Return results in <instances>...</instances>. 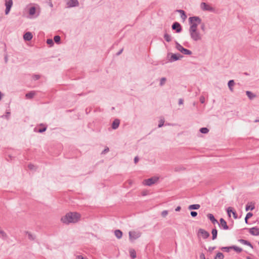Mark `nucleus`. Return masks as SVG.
<instances>
[{
  "label": "nucleus",
  "mask_w": 259,
  "mask_h": 259,
  "mask_svg": "<svg viewBox=\"0 0 259 259\" xmlns=\"http://www.w3.org/2000/svg\"><path fill=\"white\" fill-rule=\"evenodd\" d=\"M47 44H48L50 46H53L54 45V41L53 40V39H50V38L47 39Z\"/></svg>",
  "instance_id": "obj_39"
},
{
  "label": "nucleus",
  "mask_w": 259,
  "mask_h": 259,
  "mask_svg": "<svg viewBox=\"0 0 259 259\" xmlns=\"http://www.w3.org/2000/svg\"><path fill=\"white\" fill-rule=\"evenodd\" d=\"M81 215L77 212H69L61 219V222L66 225L76 223L80 219Z\"/></svg>",
  "instance_id": "obj_1"
},
{
  "label": "nucleus",
  "mask_w": 259,
  "mask_h": 259,
  "mask_svg": "<svg viewBox=\"0 0 259 259\" xmlns=\"http://www.w3.org/2000/svg\"><path fill=\"white\" fill-rule=\"evenodd\" d=\"M239 241L240 243H242V244H243L244 245H246L250 247L251 248H253V245L248 241L246 240H244V239H241L239 240Z\"/></svg>",
  "instance_id": "obj_18"
},
{
  "label": "nucleus",
  "mask_w": 259,
  "mask_h": 259,
  "mask_svg": "<svg viewBox=\"0 0 259 259\" xmlns=\"http://www.w3.org/2000/svg\"><path fill=\"white\" fill-rule=\"evenodd\" d=\"M158 180L157 177H152L149 179H146L144 181L143 184L145 185L150 186L152 185L155 184Z\"/></svg>",
  "instance_id": "obj_5"
},
{
  "label": "nucleus",
  "mask_w": 259,
  "mask_h": 259,
  "mask_svg": "<svg viewBox=\"0 0 259 259\" xmlns=\"http://www.w3.org/2000/svg\"><path fill=\"white\" fill-rule=\"evenodd\" d=\"M218 224L220 227H222L224 230H228L229 229L226 221L223 218L220 219V223Z\"/></svg>",
  "instance_id": "obj_11"
},
{
  "label": "nucleus",
  "mask_w": 259,
  "mask_h": 259,
  "mask_svg": "<svg viewBox=\"0 0 259 259\" xmlns=\"http://www.w3.org/2000/svg\"><path fill=\"white\" fill-rule=\"evenodd\" d=\"M129 252H130V256L132 258L134 259L136 257V251L134 249H130Z\"/></svg>",
  "instance_id": "obj_29"
},
{
  "label": "nucleus",
  "mask_w": 259,
  "mask_h": 259,
  "mask_svg": "<svg viewBox=\"0 0 259 259\" xmlns=\"http://www.w3.org/2000/svg\"><path fill=\"white\" fill-rule=\"evenodd\" d=\"M190 214H191V215L193 218H195V217H196L197 216V212L196 211H191V212H190Z\"/></svg>",
  "instance_id": "obj_41"
},
{
  "label": "nucleus",
  "mask_w": 259,
  "mask_h": 259,
  "mask_svg": "<svg viewBox=\"0 0 259 259\" xmlns=\"http://www.w3.org/2000/svg\"><path fill=\"white\" fill-rule=\"evenodd\" d=\"M179 170H180V168H179L178 167L175 168V171H179Z\"/></svg>",
  "instance_id": "obj_60"
},
{
  "label": "nucleus",
  "mask_w": 259,
  "mask_h": 259,
  "mask_svg": "<svg viewBox=\"0 0 259 259\" xmlns=\"http://www.w3.org/2000/svg\"><path fill=\"white\" fill-rule=\"evenodd\" d=\"M139 157L138 156H136L134 158V162L135 163H137L139 161Z\"/></svg>",
  "instance_id": "obj_55"
},
{
  "label": "nucleus",
  "mask_w": 259,
  "mask_h": 259,
  "mask_svg": "<svg viewBox=\"0 0 259 259\" xmlns=\"http://www.w3.org/2000/svg\"><path fill=\"white\" fill-rule=\"evenodd\" d=\"M201 8L203 11H207L209 12H214V9L209 6V5L207 4L206 3L202 2L201 4Z\"/></svg>",
  "instance_id": "obj_6"
},
{
  "label": "nucleus",
  "mask_w": 259,
  "mask_h": 259,
  "mask_svg": "<svg viewBox=\"0 0 259 259\" xmlns=\"http://www.w3.org/2000/svg\"><path fill=\"white\" fill-rule=\"evenodd\" d=\"M28 168L30 169H33L34 167V165L32 164H29L28 165Z\"/></svg>",
  "instance_id": "obj_53"
},
{
  "label": "nucleus",
  "mask_w": 259,
  "mask_h": 259,
  "mask_svg": "<svg viewBox=\"0 0 259 259\" xmlns=\"http://www.w3.org/2000/svg\"><path fill=\"white\" fill-rule=\"evenodd\" d=\"M253 215V214L251 212H248L246 215V217H247V218L249 219L250 218H251L252 216Z\"/></svg>",
  "instance_id": "obj_48"
},
{
  "label": "nucleus",
  "mask_w": 259,
  "mask_h": 259,
  "mask_svg": "<svg viewBox=\"0 0 259 259\" xmlns=\"http://www.w3.org/2000/svg\"><path fill=\"white\" fill-rule=\"evenodd\" d=\"M235 210H233V208L231 207H229L227 209V213L229 217H231V213H233V212H234Z\"/></svg>",
  "instance_id": "obj_37"
},
{
  "label": "nucleus",
  "mask_w": 259,
  "mask_h": 259,
  "mask_svg": "<svg viewBox=\"0 0 259 259\" xmlns=\"http://www.w3.org/2000/svg\"><path fill=\"white\" fill-rule=\"evenodd\" d=\"M164 38L167 42H170L171 40V36L166 32L164 34Z\"/></svg>",
  "instance_id": "obj_31"
},
{
  "label": "nucleus",
  "mask_w": 259,
  "mask_h": 259,
  "mask_svg": "<svg viewBox=\"0 0 259 259\" xmlns=\"http://www.w3.org/2000/svg\"><path fill=\"white\" fill-rule=\"evenodd\" d=\"M6 113V114L5 115L3 116L2 117L5 116L6 118L8 119L9 116L10 115L11 113L10 111H7Z\"/></svg>",
  "instance_id": "obj_46"
},
{
  "label": "nucleus",
  "mask_w": 259,
  "mask_h": 259,
  "mask_svg": "<svg viewBox=\"0 0 259 259\" xmlns=\"http://www.w3.org/2000/svg\"><path fill=\"white\" fill-rule=\"evenodd\" d=\"M85 95V94H81L79 95L81 96V95Z\"/></svg>",
  "instance_id": "obj_62"
},
{
  "label": "nucleus",
  "mask_w": 259,
  "mask_h": 259,
  "mask_svg": "<svg viewBox=\"0 0 259 259\" xmlns=\"http://www.w3.org/2000/svg\"><path fill=\"white\" fill-rule=\"evenodd\" d=\"M249 232L250 234L253 236L259 235V229L256 227H254L249 229Z\"/></svg>",
  "instance_id": "obj_13"
},
{
  "label": "nucleus",
  "mask_w": 259,
  "mask_h": 259,
  "mask_svg": "<svg viewBox=\"0 0 259 259\" xmlns=\"http://www.w3.org/2000/svg\"><path fill=\"white\" fill-rule=\"evenodd\" d=\"M33 37L32 34L30 32H26L23 35V39L25 41H30Z\"/></svg>",
  "instance_id": "obj_14"
},
{
  "label": "nucleus",
  "mask_w": 259,
  "mask_h": 259,
  "mask_svg": "<svg viewBox=\"0 0 259 259\" xmlns=\"http://www.w3.org/2000/svg\"><path fill=\"white\" fill-rule=\"evenodd\" d=\"M200 259H208L206 258L203 253H201L200 255Z\"/></svg>",
  "instance_id": "obj_50"
},
{
  "label": "nucleus",
  "mask_w": 259,
  "mask_h": 259,
  "mask_svg": "<svg viewBox=\"0 0 259 259\" xmlns=\"http://www.w3.org/2000/svg\"><path fill=\"white\" fill-rule=\"evenodd\" d=\"M29 14L30 15H33L35 14L36 12V8L35 7H31L29 9Z\"/></svg>",
  "instance_id": "obj_27"
},
{
  "label": "nucleus",
  "mask_w": 259,
  "mask_h": 259,
  "mask_svg": "<svg viewBox=\"0 0 259 259\" xmlns=\"http://www.w3.org/2000/svg\"><path fill=\"white\" fill-rule=\"evenodd\" d=\"M119 124H120L119 119H114L112 123V128L113 130L117 129L118 127Z\"/></svg>",
  "instance_id": "obj_17"
},
{
  "label": "nucleus",
  "mask_w": 259,
  "mask_h": 259,
  "mask_svg": "<svg viewBox=\"0 0 259 259\" xmlns=\"http://www.w3.org/2000/svg\"><path fill=\"white\" fill-rule=\"evenodd\" d=\"M114 234L118 239H120L122 236V232L120 230H116Z\"/></svg>",
  "instance_id": "obj_24"
},
{
  "label": "nucleus",
  "mask_w": 259,
  "mask_h": 259,
  "mask_svg": "<svg viewBox=\"0 0 259 259\" xmlns=\"http://www.w3.org/2000/svg\"><path fill=\"white\" fill-rule=\"evenodd\" d=\"M54 41L58 44L61 42V37L59 35H55L54 37Z\"/></svg>",
  "instance_id": "obj_33"
},
{
  "label": "nucleus",
  "mask_w": 259,
  "mask_h": 259,
  "mask_svg": "<svg viewBox=\"0 0 259 259\" xmlns=\"http://www.w3.org/2000/svg\"><path fill=\"white\" fill-rule=\"evenodd\" d=\"M109 151V148L108 147H107L102 152V154H106Z\"/></svg>",
  "instance_id": "obj_49"
},
{
  "label": "nucleus",
  "mask_w": 259,
  "mask_h": 259,
  "mask_svg": "<svg viewBox=\"0 0 259 259\" xmlns=\"http://www.w3.org/2000/svg\"><path fill=\"white\" fill-rule=\"evenodd\" d=\"M232 249H233L234 251H235L237 253H240L242 251V249L239 247H238L235 245H232Z\"/></svg>",
  "instance_id": "obj_28"
},
{
  "label": "nucleus",
  "mask_w": 259,
  "mask_h": 259,
  "mask_svg": "<svg viewBox=\"0 0 259 259\" xmlns=\"http://www.w3.org/2000/svg\"><path fill=\"white\" fill-rule=\"evenodd\" d=\"M67 5L68 7H74L79 5V3L77 0H67Z\"/></svg>",
  "instance_id": "obj_9"
},
{
  "label": "nucleus",
  "mask_w": 259,
  "mask_h": 259,
  "mask_svg": "<svg viewBox=\"0 0 259 259\" xmlns=\"http://www.w3.org/2000/svg\"><path fill=\"white\" fill-rule=\"evenodd\" d=\"M235 84V82L234 80H230L228 82V85L229 88V90L231 91H233V87Z\"/></svg>",
  "instance_id": "obj_21"
},
{
  "label": "nucleus",
  "mask_w": 259,
  "mask_h": 259,
  "mask_svg": "<svg viewBox=\"0 0 259 259\" xmlns=\"http://www.w3.org/2000/svg\"><path fill=\"white\" fill-rule=\"evenodd\" d=\"M232 214H233V218L235 219H237V213H236V212L235 211L234 212H233Z\"/></svg>",
  "instance_id": "obj_51"
},
{
  "label": "nucleus",
  "mask_w": 259,
  "mask_h": 259,
  "mask_svg": "<svg viewBox=\"0 0 259 259\" xmlns=\"http://www.w3.org/2000/svg\"><path fill=\"white\" fill-rule=\"evenodd\" d=\"M40 78V75L38 74H35L33 76V79L35 80H38Z\"/></svg>",
  "instance_id": "obj_44"
},
{
  "label": "nucleus",
  "mask_w": 259,
  "mask_h": 259,
  "mask_svg": "<svg viewBox=\"0 0 259 259\" xmlns=\"http://www.w3.org/2000/svg\"><path fill=\"white\" fill-rule=\"evenodd\" d=\"M166 80V78L165 77H162L160 79L159 85L160 87L163 86L165 84Z\"/></svg>",
  "instance_id": "obj_38"
},
{
  "label": "nucleus",
  "mask_w": 259,
  "mask_h": 259,
  "mask_svg": "<svg viewBox=\"0 0 259 259\" xmlns=\"http://www.w3.org/2000/svg\"><path fill=\"white\" fill-rule=\"evenodd\" d=\"M176 48L184 55H190L192 54L190 50L184 48L177 41L176 42Z\"/></svg>",
  "instance_id": "obj_4"
},
{
  "label": "nucleus",
  "mask_w": 259,
  "mask_h": 259,
  "mask_svg": "<svg viewBox=\"0 0 259 259\" xmlns=\"http://www.w3.org/2000/svg\"><path fill=\"white\" fill-rule=\"evenodd\" d=\"M246 95L247 96L248 98L250 100H252L256 97V95L255 94L252 93L251 92L248 91L246 92Z\"/></svg>",
  "instance_id": "obj_22"
},
{
  "label": "nucleus",
  "mask_w": 259,
  "mask_h": 259,
  "mask_svg": "<svg viewBox=\"0 0 259 259\" xmlns=\"http://www.w3.org/2000/svg\"><path fill=\"white\" fill-rule=\"evenodd\" d=\"M112 110H114V107H112Z\"/></svg>",
  "instance_id": "obj_63"
},
{
  "label": "nucleus",
  "mask_w": 259,
  "mask_h": 259,
  "mask_svg": "<svg viewBox=\"0 0 259 259\" xmlns=\"http://www.w3.org/2000/svg\"><path fill=\"white\" fill-rule=\"evenodd\" d=\"M198 234L201 235L203 239H206L209 236V233L203 229H199L198 230Z\"/></svg>",
  "instance_id": "obj_12"
},
{
  "label": "nucleus",
  "mask_w": 259,
  "mask_h": 259,
  "mask_svg": "<svg viewBox=\"0 0 259 259\" xmlns=\"http://www.w3.org/2000/svg\"><path fill=\"white\" fill-rule=\"evenodd\" d=\"M181 206H179L176 207V208L175 209V210L176 211H180L181 210Z\"/></svg>",
  "instance_id": "obj_57"
},
{
  "label": "nucleus",
  "mask_w": 259,
  "mask_h": 259,
  "mask_svg": "<svg viewBox=\"0 0 259 259\" xmlns=\"http://www.w3.org/2000/svg\"><path fill=\"white\" fill-rule=\"evenodd\" d=\"M201 29L204 31L205 30V25L204 23H202L201 25Z\"/></svg>",
  "instance_id": "obj_47"
},
{
  "label": "nucleus",
  "mask_w": 259,
  "mask_h": 259,
  "mask_svg": "<svg viewBox=\"0 0 259 259\" xmlns=\"http://www.w3.org/2000/svg\"><path fill=\"white\" fill-rule=\"evenodd\" d=\"M258 245H259V242H258Z\"/></svg>",
  "instance_id": "obj_64"
},
{
  "label": "nucleus",
  "mask_w": 259,
  "mask_h": 259,
  "mask_svg": "<svg viewBox=\"0 0 259 259\" xmlns=\"http://www.w3.org/2000/svg\"><path fill=\"white\" fill-rule=\"evenodd\" d=\"M25 233L28 235V239L30 240H34L35 239V236L32 234L30 232L28 231H25Z\"/></svg>",
  "instance_id": "obj_26"
},
{
  "label": "nucleus",
  "mask_w": 259,
  "mask_h": 259,
  "mask_svg": "<svg viewBox=\"0 0 259 259\" xmlns=\"http://www.w3.org/2000/svg\"><path fill=\"white\" fill-rule=\"evenodd\" d=\"M255 121V122H259V119L258 120H256Z\"/></svg>",
  "instance_id": "obj_61"
},
{
  "label": "nucleus",
  "mask_w": 259,
  "mask_h": 259,
  "mask_svg": "<svg viewBox=\"0 0 259 259\" xmlns=\"http://www.w3.org/2000/svg\"><path fill=\"white\" fill-rule=\"evenodd\" d=\"M190 27L189 30H198V25L201 23L202 20L198 16L190 17L188 19Z\"/></svg>",
  "instance_id": "obj_2"
},
{
  "label": "nucleus",
  "mask_w": 259,
  "mask_h": 259,
  "mask_svg": "<svg viewBox=\"0 0 259 259\" xmlns=\"http://www.w3.org/2000/svg\"><path fill=\"white\" fill-rule=\"evenodd\" d=\"M211 234H212V240L215 239L217 238V235H218V230L215 228L212 229Z\"/></svg>",
  "instance_id": "obj_20"
},
{
  "label": "nucleus",
  "mask_w": 259,
  "mask_h": 259,
  "mask_svg": "<svg viewBox=\"0 0 259 259\" xmlns=\"http://www.w3.org/2000/svg\"><path fill=\"white\" fill-rule=\"evenodd\" d=\"M5 6H6V7H10L11 8L13 6V1L12 0H6L5 1Z\"/></svg>",
  "instance_id": "obj_30"
},
{
  "label": "nucleus",
  "mask_w": 259,
  "mask_h": 259,
  "mask_svg": "<svg viewBox=\"0 0 259 259\" xmlns=\"http://www.w3.org/2000/svg\"><path fill=\"white\" fill-rule=\"evenodd\" d=\"M200 207V205L198 204H192L189 206V210L198 209Z\"/></svg>",
  "instance_id": "obj_23"
},
{
  "label": "nucleus",
  "mask_w": 259,
  "mask_h": 259,
  "mask_svg": "<svg viewBox=\"0 0 259 259\" xmlns=\"http://www.w3.org/2000/svg\"><path fill=\"white\" fill-rule=\"evenodd\" d=\"M41 126H44L43 127L39 128L37 131L38 133H42L45 132L47 130V126L46 125H43L42 124H40Z\"/></svg>",
  "instance_id": "obj_36"
},
{
  "label": "nucleus",
  "mask_w": 259,
  "mask_h": 259,
  "mask_svg": "<svg viewBox=\"0 0 259 259\" xmlns=\"http://www.w3.org/2000/svg\"><path fill=\"white\" fill-rule=\"evenodd\" d=\"M8 60V57L7 55H6L5 57V62L6 63H7Z\"/></svg>",
  "instance_id": "obj_58"
},
{
  "label": "nucleus",
  "mask_w": 259,
  "mask_h": 259,
  "mask_svg": "<svg viewBox=\"0 0 259 259\" xmlns=\"http://www.w3.org/2000/svg\"><path fill=\"white\" fill-rule=\"evenodd\" d=\"M177 12L181 14V17L183 20H185L187 18V15L185 12L183 10H177Z\"/></svg>",
  "instance_id": "obj_19"
},
{
  "label": "nucleus",
  "mask_w": 259,
  "mask_h": 259,
  "mask_svg": "<svg viewBox=\"0 0 259 259\" xmlns=\"http://www.w3.org/2000/svg\"><path fill=\"white\" fill-rule=\"evenodd\" d=\"M221 249L225 252H229L230 249H232V246H226V247H222L221 248Z\"/></svg>",
  "instance_id": "obj_35"
},
{
  "label": "nucleus",
  "mask_w": 259,
  "mask_h": 259,
  "mask_svg": "<svg viewBox=\"0 0 259 259\" xmlns=\"http://www.w3.org/2000/svg\"><path fill=\"white\" fill-rule=\"evenodd\" d=\"M200 102L202 104H203L205 102V98L204 96H201L199 99Z\"/></svg>",
  "instance_id": "obj_43"
},
{
  "label": "nucleus",
  "mask_w": 259,
  "mask_h": 259,
  "mask_svg": "<svg viewBox=\"0 0 259 259\" xmlns=\"http://www.w3.org/2000/svg\"><path fill=\"white\" fill-rule=\"evenodd\" d=\"M164 120L161 119L159 121V123L158 125V127H162L163 125V124H164Z\"/></svg>",
  "instance_id": "obj_42"
},
{
  "label": "nucleus",
  "mask_w": 259,
  "mask_h": 259,
  "mask_svg": "<svg viewBox=\"0 0 259 259\" xmlns=\"http://www.w3.org/2000/svg\"><path fill=\"white\" fill-rule=\"evenodd\" d=\"M224 257V254L222 252H218L214 257V259H223Z\"/></svg>",
  "instance_id": "obj_32"
},
{
  "label": "nucleus",
  "mask_w": 259,
  "mask_h": 259,
  "mask_svg": "<svg viewBox=\"0 0 259 259\" xmlns=\"http://www.w3.org/2000/svg\"><path fill=\"white\" fill-rule=\"evenodd\" d=\"M11 9V8L10 7H6V9H5V14L6 15H8L10 13Z\"/></svg>",
  "instance_id": "obj_45"
},
{
  "label": "nucleus",
  "mask_w": 259,
  "mask_h": 259,
  "mask_svg": "<svg viewBox=\"0 0 259 259\" xmlns=\"http://www.w3.org/2000/svg\"><path fill=\"white\" fill-rule=\"evenodd\" d=\"M183 57V56L181 54L177 53V54H171L170 58L169 59V61L170 62H174L176 61L179 59H180L181 58Z\"/></svg>",
  "instance_id": "obj_10"
},
{
  "label": "nucleus",
  "mask_w": 259,
  "mask_h": 259,
  "mask_svg": "<svg viewBox=\"0 0 259 259\" xmlns=\"http://www.w3.org/2000/svg\"><path fill=\"white\" fill-rule=\"evenodd\" d=\"M123 50V48H122V49H121L119 51H118V52L116 53V55H117V56H119V55H120L122 53V52Z\"/></svg>",
  "instance_id": "obj_54"
},
{
  "label": "nucleus",
  "mask_w": 259,
  "mask_h": 259,
  "mask_svg": "<svg viewBox=\"0 0 259 259\" xmlns=\"http://www.w3.org/2000/svg\"><path fill=\"white\" fill-rule=\"evenodd\" d=\"M215 246H213V247H209L208 248V251H210V252H211L214 249H215Z\"/></svg>",
  "instance_id": "obj_52"
},
{
  "label": "nucleus",
  "mask_w": 259,
  "mask_h": 259,
  "mask_svg": "<svg viewBox=\"0 0 259 259\" xmlns=\"http://www.w3.org/2000/svg\"><path fill=\"white\" fill-rule=\"evenodd\" d=\"M255 208L254 203L252 202H248L245 206V210L247 211L249 210H252Z\"/></svg>",
  "instance_id": "obj_15"
},
{
  "label": "nucleus",
  "mask_w": 259,
  "mask_h": 259,
  "mask_svg": "<svg viewBox=\"0 0 259 259\" xmlns=\"http://www.w3.org/2000/svg\"><path fill=\"white\" fill-rule=\"evenodd\" d=\"M183 102H184V100H183V99H180L179 100V105L183 104Z\"/></svg>",
  "instance_id": "obj_56"
},
{
  "label": "nucleus",
  "mask_w": 259,
  "mask_h": 259,
  "mask_svg": "<svg viewBox=\"0 0 259 259\" xmlns=\"http://www.w3.org/2000/svg\"><path fill=\"white\" fill-rule=\"evenodd\" d=\"M207 218L211 222V223L213 224H219L218 221L215 219L213 215L211 213H208L207 214Z\"/></svg>",
  "instance_id": "obj_16"
},
{
  "label": "nucleus",
  "mask_w": 259,
  "mask_h": 259,
  "mask_svg": "<svg viewBox=\"0 0 259 259\" xmlns=\"http://www.w3.org/2000/svg\"><path fill=\"white\" fill-rule=\"evenodd\" d=\"M248 219H249L248 218H247V217H245V222L246 224H248Z\"/></svg>",
  "instance_id": "obj_59"
},
{
  "label": "nucleus",
  "mask_w": 259,
  "mask_h": 259,
  "mask_svg": "<svg viewBox=\"0 0 259 259\" xmlns=\"http://www.w3.org/2000/svg\"><path fill=\"white\" fill-rule=\"evenodd\" d=\"M191 38L195 41H200L202 38V35L198 30H189Z\"/></svg>",
  "instance_id": "obj_3"
},
{
  "label": "nucleus",
  "mask_w": 259,
  "mask_h": 259,
  "mask_svg": "<svg viewBox=\"0 0 259 259\" xmlns=\"http://www.w3.org/2000/svg\"><path fill=\"white\" fill-rule=\"evenodd\" d=\"M168 214V211L167 210H163L161 212V216L162 217H165Z\"/></svg>",
  "instance_id": "obj_40"
},
{
  "label": "nucleus",
  "mask_w": 259,
  "mask_h": 259,
  "mask_svg": "<svg viewBox=\"0 0 259 259\" xmlns=\"http://www.w3.org/2000/svg\"><path fill=\"white\" fill-rule=\"evenodd\" d=\"M171 28L172 30H175L176 31V32H177V33H180L182 30V26L178 22H175L172 24V25L171 26Z\"/></svg>",
  "instance_id": "obj_8"
},
{
  "label": "nucleus",
  "mask_w": 259,
  "mask_h": 259,
  "mask_svg": "<svg viewBox=\"0 0 259 259\" xmlns=\"http://www.w3.org/2000/svg\"><path fill=\"white\" fill-rule=\"evenodd\" d=\"M199 131L202 134H207L209 132V130L207 127H201L199 130Z\"/></svg>",
  "instance_id": "obj_34"
},
{
  "label": "nucleus",
  "mask_w": 259,
  "mask_h": 259,
  "mask_svg": "<svg viewBox=\"0 0 259 259\" xmlns=\"http://www.w3.org/2000/svg\"><path fill=\"white\" fill-rule=\"evenodd\" d=\"M141 236V233L135 231H130L129 232V239L133 241L136 240Z\"/></svg>",
  "instance_id": "obj_7"
},
{
  "label": "nucleus",
  "mask_w": 259,
  "mask_h": 259,
  "mask_svg": "<svg viewBox=\"0 0 259 259\" xmlns=\"http://www.w3.org/2000/svg\"><path fill=\"white\" fill-rule=\"evenodd\" d=\"M35 95V92L34 91H31L27 93L25 95V97L27 99H32Z\"/></svg>",
  "instance_id": "obj_25"
}]
</instances>
